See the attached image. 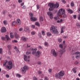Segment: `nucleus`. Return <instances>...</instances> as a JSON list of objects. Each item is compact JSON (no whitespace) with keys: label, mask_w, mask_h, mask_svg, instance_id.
Instances as JSON below:
<instances>
[{"label":"nucleus","mask_w":80,"mask_h":80,"mask_svg":"<svg viewBox=\"0 0 80 80\" xmlns=\"http://www.w3.org/2000/svg\"><path fill=\"white\" fill-rule=\"evenodd\" d=\"M48 6H50V8H49V11H52L53 10L54 8H58L59 7V4L57 3L55 4L52 3H49L48 4Z\"/></svg>","instance_id":"nucleus-1"},{"label":"nucleus","mask_w":80,"mask_h":80,"mask_svg":"<svg viewBox=\"0 0 80 80\" xmlns=\"http://www.w3.org/2000/svg\"><path fill=\"white\" fill-rule=\"evenodd\" d=\"M65 75V72L63 71H61L58 73H57L55 75V77L56 78L61 79L62 77Z\"/></svg>","instance_id":"nucleus-2"},{"label":"nucleus","mask_w":80,"mask_h":80,"mask_svg":"<svg viewBox=\"0 0 80 80\" xmlns=\"http://www.w3.org/2000/svg\"><path fill=\"white\" fill-rule=\"evenodd\" d=\"M57 15L58 16L62 15L63 18H66L67 17V16L65 14V11L63 9H60L59 10L58 12L57 13Z\"/></svg>","instance_id":"nucleus-3"},{"label":"nucleus","mask_w":80,"mask_h":80,"mask_svg":"<svg viewBox=\"0 0 80 80\" xmlns=\"http://www.w3.org/2000/svg\"><path fill=\"white\" fill-rule=\"evenodd\" d=\"M50 30L51 32L53 33L55 35H58L59 32L58 31V30L55 27L52 26L50 28Z\"/></svg>","instance_id":"nucleus-4"},{"label":"nucleus","mask_w":80,"mask_h":80,"mask_svg":"<svg viewBox=\"0 0 80 80\" xmlns=\"http://www.w3.org/2000/svg\"><path fill=\"white\" fill-rule=\"evenodd\" d=\"M31 50H32V55L35 54V55L36 56V57H40V51H38L37 52L36 51H37V49L36 48L35 49L32 48Z\"/></svg>","instance_id":"nucleus-5"},{"label":"nucleus","mask_w":80,"mask_h":80,"mask_svg":"<svg viewBox=\"0 0 80 80\" xmlns=\"http://www.w3.org/2000/svg\"><path fill=\"white\" fill-rule=\"evenodd\" d=\"M28 69V66H27L25 65L22 68V70L21 71L22 73L23 74L25 73L26 71H27Z\"/></svg>","instance_id":"nucleus-6"},{"label":"nucleus","mask_w":80,"mask_h":80,"mask_svg":"<svg viewBox=\"0 0 80 80\" xmlns=\"http://www.w3.org/2000/svg\"><path fill=\"white\" fill-rule=\"evenodd\" d=\"M12 62L9 61L8 62V65L6 67V68L9 69V70L12 69Z\"/></svg>","instance_id":"nucleus-7"},{"label":"nucleus","mask_w":80,"mask_h":80,"mask_svg":"<svg viewBox=\"0 0 80 80\" xmlns=\"http://www.w3.org/2000/svg\"><path fill=\"white\" fill-rule=\"evenodd\" d=\"M51 53L52 55L54 56V57H57V52L55 51V49H51Z\"/></svg>","instance_id":"nucleus-8"},{"label":"nucleus","mask_w":80,"mask_h":80,"mask_svg":"<svg viewBox=\"0 0 80 80\" xmlns=\"http://www.w3.org/2000/svg\"><path fill=\"white\" fill-rule=\"evenodd\" d=\"M59 52L60 53V54L59 55V57H62V56L63 53L65 52V50H63L62 51V50H59Z\"/></svg>","instance_id":"nucleus-9"},{"label":"nucleus","mask_w":80,"mask_h":80,"mask_svg":"<svg viewBox=\"0 0 80 80\" xmlns=\"http://www.w3.org/2000/svg\"><path fill=\"white\" fill-rule=\"evenodd\" d=\"M29 58H30L29 56L27 57V56L25 55H24V59L25 61H27L28 60V62H29V61H30V60L28 59Z\"/></svg>","instance_id":"nucleus-10"},{"label":"nucleus","mask_w":80,"mask_h":80,"mask_svg":"<svg viewBox=\"0 0 80 80\" xmlns=\"http://www.w3.org/2000/svg\"><path fill=\"white\" fill-rule=\"evenodd\" d=\"M47 14L51 19H52L53 18V14H52L50 12H48Z\"/></svg>","instance_id":"nucleus-11"},{"label":"nucleus","mask_w":80,"mask_h":80,"mask_svg":"<svg viewBox=\"0 0 80 80\" xmlns=\"http://www.w3.org/2000/svg\"><path fill=\"white\" fill-rule=\"evenodd\" d=\"M0 30L2 33H4L5 32H6L7 31L6 28L5 27H2Z\"/></svg>","instance_id":"nucleus-12"},{"label":"nucleus","mask_w":80,"mask_h":80,"mask_svg":"<svg viewBox=\"0 0 80 80\" xmlns=\"http://www.w3.org/2000/svg\"><path fill=\"white\" fill-rule=\"evenodd\" d=\"M24 29L25 31V32H28V33H30V31L28 27H25L24 28Z\"/></svg>","instance_id":"nucleus-13"},{"label":"nucleus","mask_w":80,"mask_h":80,"mask_svg":"<svg viewBox=\"0 0 80 80\" xmlns=\"http://www.w3.org/2000/svg\"><path fill=\"white\" fill-rule=\"evenodd\" d=\"M21 40L23 41V42H26V41H27L28 38L25 37H22L21 38Z\"/></svg>","instance_id":"nucleus-14"},{"label":"nucleus","mask_w":80,"mask_h":80,"mask_svg":"<svg viewBox=\"0 0 80 80\" xmlns=\"http://www.w3.org/2000/svg\"><path fill=\"white\" fill-rule=\"evenodd\" d=\"M30 19L31 21H34V22L36 21V20H37V18L34 17H31Z\"/></svg>","instance_id":"nucleus-15"},{"label":"nucleus","mask_w":80,"mask_h":80,"mask_svg":"<svg viewBox=\"0 0 80 80\" xmlns=\"http://www.w3.org/2000/svg\"><path fill=\"white\" fill-rule=\"evenodd\" d=\"M63 45L62 44H59V47L61 48V49L60 50L63 51V50H65V49L63 48Z\"/></svg>","instance_id":"nucleus-16"},{"label":"nucleus","mask_w":80,"mask_h":80,"mask_svg":"<svg viewBox=\"0 0 80 80\" xmlns=\"http://www.w3.org/2000/svg\"><path fill=\"white\" fill-rule=\"evenodd\" d=\"M17 23L18 25H20V24H21V21L20 20V19H17Z\"/></svg>","instance_id":"nucleus-17"},{"label":"nucleus","mask_w":80,"mask_h":80,"mask_svg":"<svg viewBox=\"0 0 80 80\" xmlns=\"http://www.w3.org/2000/svg\"><path fill=\"white\" fill-rule=\"evenodd\" d=\"M15 38H16L17 39V38H20V36H19V35H18V34L16 33L15 34Z\"/></svg>","instance_id":"nucleus-18"},{"label":"nucleus","mask_w":80,"mask_h":80,"mask_svg":"<svg viewBox=\"0 0 80 80\" xmlns=\"http://www.w3.org/2000/svg\"><path fill=\"white\" fill-rule=\"evenodd\" d=\"M67 10H68V12H69V13H73V11H72V10L70 9H68Z\"/></svg>","instance_id":"nucleus-19"},{"label":"nucleus","mask_w":80,"mask_h":80,"mask_svg":"<svg viewBox=\"0 0 80 80\" xmlns=\"http://www.w3.org/2000/svg\"><path fill=\"white\" fill-rule=\"evenodd\" d=\"M10 37L12 38H13L14 37V36L13 35V33L12 32H11L10 33Z\"/></svg>","instance_id":"nucleus-20"},{"label":"nucleus","mask_w":80,"mask_h":80,"mask_svg":"<svg viewBox=\"0 0 80 80\" xmlns=\"http://www.w3.org/2000/svg\"><path fill=\"white\" fill-rule=\"evenodd\" d=\"M72 71H73L75 73H77V71H76V69L75 68H74L72 69Z\"/></svg>","instance_id":"nucleus-21"},{"label":"nucleus","mask_w":80,"mask_h":80,"mask_svg":"<svg viewBox=\"0 0 80 80\" xmlns=\"http://www.w3.org/2000/svg\"><path fill=\"white\" fill-rule=\"evenodd\" d=\"M35 25H36L37 26H38V27H40V24L38 22H36L35 23Z\"/></svg>","instance_id":"nucleus-22"},{"label":"nucleus","mask_w":80,"mask_h":80,"mask_svg":"<svg viewBox=\"0 0 80 80\" xmlns=\"http://www.w3.org/2000/svg\"><path fill=\"white\" fill-rule=\"evenodd\" d=\"M80 55V52H77L74 53V55Z\"/></svg>","instance_id":"nucleus-23"},{"label":"nucleus","mask_w":80,"mask_h":80,"mask_svg":"<svg viewBox=\"0 0 80 80\" xmlns=\"http://www.w3.org/2000/svg\"><path fill=\"white\" fill-rule=\"evenodd\" d=\"M76 26H77L78 28H80V23H76Z\"/></svg>","instance_id":"nucleus-24"},{"label":"nucleus","mask_w":80,"mask_h":80,"mask_svg":"<svg viewBox=\"0 0 80 80\" xmlns=\"http://www.w3.org/2000/svg\"><path fill=\"white\" fill-rule=\"evenodd\" d=\"M65 28V27H62L61 28V33H63V32H64L63 31V28Z\"/></svg>","instance_id":"nucleus-25"},{"label":"nucleus","mask_w":80,"mask_h":80,"mask_svg":"<svg viewBox=\"0 0 80 80\" xmlns=\"http://www.w3.org/2000/svg\"><path fill=\"white\" fill-rule=\"evenodd\" d=\"M15 25H16V22H15L14 21L12 22V26H15Z\"/></svg>","instance_id":"nucleus-26"},{"label":"nucleus","mask_w":80,"mask_h":80,"mask_svg":"<svg viewBox=\"0 0 80 80\" xmlns=\"http://www.w3.org/2000/svg\"><path fill=\"white\" fill-rule=\"evenodd\" d=\"M47 36H51L52 34H51V33L50 32H48L47 33Z\"/></svg>","instance_id":"nucleus-27"},{"label":"nucleus","mask_w":80,"mask_h":80,"mask_svg":"<svg viewBox=\"0 0 80 80\" xmlns=\"http://www.w3.org/2000/svg\"><path fill=\"white\" fill-rule=\"evenodd\" d=\"M44 44L46 47H48V43L47 42H45Z\"/></svg>","instance_id":"nucleus-28"},{"label":"nucleus","mask_w":80,"mask_h":80,"mask_svg":"<svg viewBox=\"0 0 80 80\" xmlns=\"http://www.w3.org/2000/svg\"><path fill=\"white\" fill-rule=\"evenodd\" d=\"M3 23L4 24V25H7V21H3Z\"/></svg>","instance_id":"nucleus-29"},{"label":"nucleus","mask_w":80,"mask_h":80,"mask_svg":"<svg viewBox=\"0 0 80 80\" xmlns=\"http://www.w3.org/2000/svg\"><path fill=\"white\" fill-rule=\"evenodd\" d=\"M5 37L7 38V40H10V38H9L8 36L6 35Z\"/></svg>","instance_id":"nucleus-30"},{"label":"nucleus","mask_w":80,"mask_h":80,"mask_svg":"<svg viewBox=\"0 0 80 80\" xmlns=\"http://www.w3.org/2000/svg\"><path fill=\"white\" fill-rule=\"evenodd\" d=\"M3 53V49L2 48H0V54H2Z\"/></svg>","instance_id":"nucleus-31"},{"label":"nucleus","mask_w":80,"mask_h":80,"mask_svg":"<svg viewBox=\"0 0 80 80\" xmlns=\"http://www.w3.org/2000/svg\"><path fill=\"white\" fill-rule=\"evenodd\" d=\"M62 39L60 38H59V39H58V42H59L60 43V42H62Z\"/></svg>","instance_id":"nucleus-32"},{"label":"nucleus","mask_w":80,"mask_h":80,"mask_svg":"<svg viewBox=\"0 0 80 80\" xmlns=\"http://www.w3.org/2000/svg\"><path fill=\"white\" fill-rule=\"evenodd\" d=\"M8 62V61L6 60V61L5 62H4L3 64V66H5V65H6V64H7V63Z\"/></svg>","instance_id":"nucleus-33"},{"label":"nucleus","mask_w":80,"mask_h":80,"mask_svg":"<svg viewBox=\"0 0 80 80\" xmlns=\"http://www.w3.org/2000/svg\"><path fill=\"white\" fill-rule=\"evenodd\" d=\"M71 7H74V2H71Z\"/></svg>","instance_id":"nucleus-34"},{"label":"nucleus","mask_w":80,"mask_h":80,"mask_svg":"<svg viewBox=\"0 0 80 80\" xmlns=\"http://www.w3.org/2000/svg\"><path fill=\"white\" fill-rule=\"evenodd\" d=\"M40 20L41 21H43V18L42 16H41L40 17Z\"/></svg>","instance_id":"nucleus-35"},{"label":"nucleus","mask_w":80,"mask_h":80,"mask_svg":"<svg viewBox=\"0 0 80 80\" xmlns=\"http://www.w3.org/2000/svg\"><path fill=\"white\" fill-rule=\"evenodd\" d=\"M16 77H19V78L20 77H21V75H20L18 74H16Z\"/></svg>","instance_id":"nucleus-36"},{"label":"nucleus","mask_w":80,"mask_h":80,"mask_svg":"<svg viewBox=\"0 0 80 80\" xmlns=\"http://www.w3.org/2000/svg\"><path fill=\"white\" fill-rule=\"evenodd\" d=\"M1 38L2 40H5V38H6L4 37H1Z\"/></svg>","instance_id":"nucleus-37"},{"label":"nucleus","mask_w":80,"mask_h":80,"mask_svg":"<svg viewBox=\"0 0 80 80\" xmlns=\"http://www.w3.org/2000/svg\"><path fill=\"white\" fill-rule=\"evenodd\" d=\"M37 64L39 65H40L42 64V62H40V61H38L37 62Z\"/></svg>","instance_id":"nucleus-38"},{"label":"nucleus","mask_w":80,"mask_h":80,"mask_svg":"<svg viewBox=\"0 0 80 80\" xmlns=\"http://www.w3.org/2000/svg\"><path fill=\"white\" fill-rule=\"evenodd\" d=\"M48 71L49 73H52V70L51 69H49L48 70Z\"/></svg>","instance_id":"nucleus-39"},{"label":"nucleus","mask_w":80,"mask_h":80,"mask_svg":"<svg viewBox=\"0 0 80 80\" xmlns=\"http://www.w3.org/2000/svg\"><path fill=\"white\" fill-rule=\"evenodd\" d=\"M12 42L13 43H15H15H17V42H18V41H17L16 40H14L12 41Z\"/></svg>","instance_id":"nucleus-40"},{"label":"nucleus","mask_w":80,"mask_h":80,"mask_svg":"<svg viewBox=\"0 0 80 80\" xmlns=\"http://www.w3.org/2000/svg\"><path fill=\"white\" fill-rule=\"evenodd\" d=\"M58 17H55L54 18V19H55V20H57V19H58V17L59 16H57Z\"/></svg>","instance_id":"nucleus-41"},{"label":"nucleus","mask_w":80,"mask_h":80,"mask_svg":"<svg viewBox=\"0 0 80 80\" xmlns=\"http://www.w3.org/2000/svg\"><path fill=\"white\" fill-rule=\"evenodd\" d=\"M38 48H39V49H43V48H42V47L40 46H38Z\"/></svg>","instance_id":"nucleus-42"},{"label":"nucleus","mask_w":80,"mask_h":80,"mask_svg":"<svg viewBox=\"0 0 80 80\" xmlns=\"http://www.w3.org/2000/svg\"><path fill=\"white\" fill-rule=\"evenodd\" d=\"M44 80H48V77H44Z\"/></svg>","instance_id":"nucleus-43"},{"label":"nucleus","mask_w":80,"mask_h":80,"mask_svg":"<svg viewBox=\"0 0 80 80\" xmlns=\"http://www.w3.org/2000/svg\"><path fill=\"white\" fill-rule=\"evenodd\" d=\"M8 53L9 55H11V54H12V52H11V50H9V52H8Z\"/></svg>","instance_id":"nucleus-44"},{"label":"nucleus","mask_w":80,"mask_h":80,"mask_svg":"<svg viewBox=\"0 0 80 80\" xmlns=\"http://www.w3.org/2000/svg\"><path fill=\"white\" fill-rule=\"evenodd\" d=\"M42 35H45V31H42Z\"/></svg>","instance_id":"nucleus-45"},{"label":"nucleus","mask_w":80,"mask_h":80,"mask_svg":"<svg viewBox=\"0 0 80 80\" xmlns=\"http://www.w3.org/2000/svg\"><path fill=\"white\" fill-rule=\"evenodd\" d=\"M38 74H41L42 72L40 71H39L38 72Z\"/></svg>","instance_id":"nucleus-46"},{"label":"nucleus","mask_w":80,"mask_h":80,"mask_svg":"<svg viewBox=\"0 0 80 80\" xmlns=\"http://www.w3.org/2000/svg\"><path fill=\"white\" fill-rule=\"evenodd\" d=\"M75 58H80V56L77 55L75 56Z\"/></svg>","instance_id":"nucleus-47"},{"label":"nucleus","mask_w":80,"mask_h":80,"mask_svg":"<svg viewBox=\"0 0 80 80\" xmlns=\"http://www.w3.org/2000/svg\"><path fill=\"white\" fill-rule=\"evenodd\" d=\"M29 15L31 17H33V14H32V13H30Z\"/></svg>","instance_id":"nucleus-48"},{"label":"nucleus","mask_w":80,"mask_h":80,"mask_svg":"<svg viewBox=\"0 0 80 80\" xmlns=\"http://www.w3.org/2000/svg\"><path fill=\"white\" fill-rule=\"evenodd\" d=\"M23 2L22 0H18V3H22Z\"/></svg>","instance_id":"nucleus-49"},{"label":"nucleus","mask_w":80,"mask_h":80,"mask_svg":"<svg viewBox=\"0 0 80 80\" xmlns=\"http://www.w3.org/2000/svg\"><path fill=\"white\" fill-rule=\"evenodd\" d=\"M31 34L32 35H35V32H31Z\"/></svg>","instance_id":"nucleus-50"},{"label":"nucleus","mask_w":80,"mask_h":80,"mask_svg":"<svg viewBox=\"0 0 80 80\" xmlns=\"http://www.w3.org/2000/svg\"><path fill=\"white\" fill-rule=\"evenodd\" d=\"M6 78H9V77H10V76L8 74H7L6 75Z\"/></svg>","instance_id":"nucleus-51"},{"label":"nucleus","mask_w":80,"mask_h":80,"mask_svg":"<svg viewBox=\"0 0 80 80\" xmlns=\"http://www.w3.org/2000/svg\"><path fill=\"white\" fill-rule=\"evenodd\" d=\"M33 80H38L37 78H36V77H33Z\"/></svg>","instance_id":"nucleus-52"},{"label":"nucleus","mask_w":80,"mask_h":80,"mask_svg":"<svg viewBox=\"0 0 80 80\" xmlns=\"http://www.w3.org/2000/svg\"><path fill=\"white\" fill-rule=\"evenodd\" d=\"M37 7L38 9H39V8H40V6H39V5H37Z\"/></svg>","instance_id":"nucleus-53"},{"label":"nucleus","mask_w":80,"mask_h":80,"mask_svg":"<svg viewBox=\"0 0 80 80\" xmlns=\"http://www.w3.org/2000/svg\"><path fill=\"white\" fill-rule=\"evenodd\" d=\"M30 52H26V54H27V55H29V54H30Z\"/></svg>","instance_id":"nucleus-54"},{"label":"nucleus","mask_w":80,"mask_h":80,"mask_svg":"<svg viewBox=\"0 0 80 80\" xmlns=\"http://www.w3.org/2000/svg\"><path fill=\"white\" fill-rule=\"evenodd\" d=\"M22 8H23V9H25V8H26V6H24Z\"/></svg>","instance_id":"nucleus-55"},{"label":"nucleus","mask_w":80,"mask_h":80,"mask_svg":"<svg viewBox=\"0 0 80 80\" xmlns=\"http://www.w3.org/2000/svg\"><path fill=\"white\" fill-rule=\"evenodd\" d=\"M19 30L21 32V31H22V30H23V28H20L19 29Z\"/></svg>","instance_id":"nucleus-56"},{"label":"nucleus","mask_w":80,"mask_h":80,"mask_svg":"<svg viewBox=\"0 0 80 80\" xmlns=\"http://www.w3.org/2000/svg\"><path fill=\"white\" fill-rule=\"evenodd\" d=\"M78 12L79 13H80V8H79L78 9Z\"/></svg>","instance_id":"nucleus-57"},{"label":"nucleus","mask_w":80,"mask_h":80,"mask_svg":"<svg viewBox=\"0 0 80 80\" xmlns=\"http://www.w3.org/2000/svg\"><path fill=\"white\" fill-rule=\"evenodd\" d=\"M8 48H11V45H9L8 46Z\"/></svg>","instance_id":"nucleus-58"},{"label":"nucleus","mask_w":80,"mask_h":80,"mask_svg":"<svg viewBox=\"0 0 80 80\" xmlns=\"http://www.w3.org/2000/svg\"><path fill=\"white\" fill-rule=\"evenodd\" d=\"M35 25H32V28H35Z\"/></svg>","instance_id":"nucleus-59"},{"label":"nucleus","mask_w":80,"mask_h":80,"mask_svg":"<svg viewBox=\"0 0 80 80\" xmlns=\"http://www.w3.org/2000/svg\"><path fill=\"white\" fill-rule=\"evenodd\" d=\"M73 17H74V18H77V15H74L73 16Z\"/></svg>","instance_id":"nucleus-60"},{"label":"nucleus","mask_w":80,"mask_h":80,"mask_svg":"<svg viewBox=\"0 0 80 80\" xmlns=\"http://www.w3.org/2000/svg\"><path fill=\"white\" fill-rule=\"evenodd\" d=\"M62 3H65L66 2H65V1L64 0H63L62 1Z\"/></svg>","instance_id":"nucleus-61"},{"label":"nucleus","mask_w":80,"mask_h":80,"mask_svg":"<svg viewBox=\"0 0 80 80\" xmlns=\"http://www.w3.org/2000/svg\"><path fill=\"white\" fill-rule=\"evenodd\" d=\"M39 34L40 35V36H39V37L40 38H42V34H41V33H39Z\"/></svg>","instance_id":"nucleus-62"},{"label":"nucleus","mask_w":80,"mask_h":80,"mask_svg":"<svg viewBox=\"0 0 80 80\" xmlns=\"http://www.w3.org/2000/svg\"><path fill=\"white\" fill-rule=\"evenodd\" d=\"M78 20H80V14L79 15V17H78Z\"/></svg>","instance_id":"nucleus-63"},{"label":"nucleus","mask_w":80,"mask_h":80,"mask_svg":"<svg viewBox=\"0 0 80 80\" xmlns=\"http://www.w3.org/2000/svg\"><path fill=\"white\" fill-rule=\"evenodd\" d=\"M23 5H24V3H22L21 4V6H23Z\"/></svg>","instance_id":"nucleus-64"}]
</instances>
